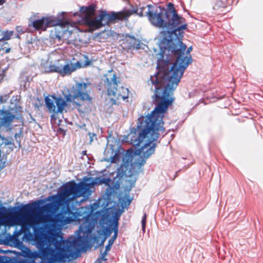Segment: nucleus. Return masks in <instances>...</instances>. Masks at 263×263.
Masks as SVG:
<instances>
[{
  "instance_id": "obj_11",
  "label": "nucleus",
  "mask_w": 263,
  "mask_h": 263,
  "mask_svg": "<svg viewBox=\"0 0 263 263\" xmlns=\"http://www.w3.org/2000/svg\"><path fill=\"white\" fill-rule=\"evenodd\" d=\"M112 230L114 233L113 236L109 239L108 240V243L106 246L105 248H106L107 251H109L111 247L113 245L115 240L116 239L118 233V218L117 217H115L114 218L112 221Z\"/></svg>"
},
{
  "instance_id": "obj_8",
  "label": "nucleus",
  "mask_w": 263,
  "mask_h": 263,
  "mask_svg": "<svg viewBox=\"0 0 263 263\" xmlns=\"http://www.w3.org/2000/svg\"><path fill=\"white\" fill-rule=\"evenodd\" d=\"M166 11L160 9V12L148 10L147 14L152 24L157 27L161 28L163 30L166 29Z\"/></svg>"
},
{
  "instance_id": "obj_15",
  "label": "nucleus",
  "mask_w": 263,
  "mask_h": 263,
  "mask_svg": "<svg viewBox=\"0 0 263 263\" xmlns=\"http://www.w3.org/2000/svg\"><path fill=\"white\" fill-rule=\"evenodd\" d=\"M109 146L111 149V155L109 158H105V160L108 162L110 161L111 163H117L120 160V155L118 152L113 149L111 145H110Z\"/></svg>"
},
{
  "instance_id": "obj_5",
  "label": "nucleus",
  "mask_w": 263,
  "mask_h": 263,
  "mask_svg": "<svg viewBox=\"0 0 263 263\" xmlns=\"http://www.w3.org/2000/svg\"><path fill=\"white\" fill-rule=\"evenodd\" d=\"M115 74L111 72L106 76V83L107 87L108 95L110 99L115 101L116 100H125L128 97V89L122 86H119V81L117 80Z\"/></svg>"
},
{
  "instance_id": "obj_29",
  "label": "nucleus",
  "mask_w": 263,
  "mask_h": 263,
  "mask_svg": "<svg viewBox=\"0 0 263 263\" xmlns=\"http://www.w3.org/2000/svg\"><path fill=\"white\" fill-rule=\"evenodd\" d=\"M104 240H105V239H104V240L102 241V245H103V243H104Z\"/></svg>"
},
{
  "instance_id": "obj_2",
  "label": "nucleus",
  "mask_w": 263,
  "mask_h": 263,
  "mask_svg": "<svg viewBox=\"0 0 263 263\" xmlns=\"http://www.w3.org/2000/svg\"><path fill=\"white\" fill-rule=\"evenodd\" d=\"M80 10L82 12L86 13L85 22L93 30L109 25L110 23L114 22L117 20H126L135 13V11L133 10L126 9L118 12H112L110 14L107 13L105 11H102L99 15L92 17V15L95 12V8L92 6H83L81 8Z\"/></svg>"
},
{
  "instance_id": "obj_7",
  "label": "nucleus",
  "mask_w": 263,
  "mask_h": 263,
  "mask_svg": "<svg viewBox=\"0 0 263 263\" xmlns=\"http://www.w3.org/2000/svg\"><path fill=\"white\" fill-rule=\"evenodd\" d=\"M45 105L49 112L53 114H62L67 106V101L61 97L49 95L45 98Z\"/></svg>"
},
{
  "instance_id": "obj_14",
  "label": "nucleus",
  "mask_w": 263,
  "mask_h": 263,
  "mask_svg": "<svg viewBox=\"0 0 263 263\" xmlns=\"http://www.w3.org/2000/svg\"><path fill=\"white\" fill-rule=\"evenodd\" d=\"M63 59H64L63 55L62 54L61 51L60 50H55L49 53L48 61L52 63Z\"/></svg>"
},
{
  "instance_id": "obj_25",
  "label": "nucleus",
  "mask_w": 263,
  "mask_h": 263,
  "mask_svg": "<svg viewBox=\"0 0 263 263\" xmlns=\"http://www.w3.org/2000/svg\"><path fill=\"white\" fill-rule=\"evenodd\" d=\"M5 0H0V5H2L4 3Z\"/></svg>"
},
{
  "instance_id": "obj_24",
  "label": "nucleus",
  "mask_w": 263,
  "mask_h": 263,
  "mask_svg": "<svg viewBox=\"0 0 263 263\" xmlns=\"http://www.w3.org/2000/svg\"><path fill=\"white\" fill-rule=\"evenodd\" d=\"M21 133H16L15 134L14 137L16 141H17V138H20L21 137Z\"/></svg>"
},
{
  "instance_id": "obj_26",
  "label": "nucleus",
  "mask_w": 263,
  "mask_h": 263,
  "mask_svg": "<svg viewBox=\"0 0 263 263\" xmlns=\"http://www.w3.org/2000/svg\"><path fill=\"white\" fill-rule=\"evenodd\" d=\"M10 50V48H7L6 49V53H8Z\"/></svg>"
},
{
  "instance_id": "obj_1",
  "label": "nucleus",
  "mask_w": 263,
  "mask_h": 263,
  "mask_svg": "<svg viewBox=\"0 0 263 263\" xmlns=\"http://www.w3.org/2000/svg\"><path fill=\"white\" fill-rule=\"evenodd\" d=\"M182 38L162 39L159 46L163 54L174 55L176 60L172 65L169 60L159 61L157 67L159 71L151 76L147 81V87L155 92L157 106L151 114L138 119L137 126L133 128L131 134H137V138L131 139L135 146H141L136 153H154L156 141L164 128L162 121L164 114L172 103L173 92L180 82L184 70L192 62L190 52L192 46L187 49L182 42Z\"/></svg>"
},
{
  "instance_id": "obj_10",
  "label": "nucleus",
  "mask_w": 263,
  "mask_h": 263,
  "mask_svg": "<svg viewBox=\"0 0 263 263\" xmlns=\"http://www.w3.org/2000/svg\"><path fill=\"white\" fill-rule=\"evenodd\" d=\"M60 23V20L53 16L43 17L41 19L33 20L32 26L37 30H45L47 27L56 26Z\"/></svg>"
},
{
  "instance_id": "obj_18",
  "label": "nucleus",
  "mask_w": 263,
  "mask_h": 263,
  "mask_svg": "<svg viewBox=\"0 0 263 263\" xmlns=\"http://www.w3.org/2000/svg\"><path fill=\"white\" fill-rule=\"evenodd\" d=\"M111 229H110V228H106L104 232V235H105V239L109 237L113 231L112 230V223L111 224Z\"/></svg>"
},
{
  "instance_id": "obj_16",
  "label": "nucleus",
  "mask_w": 263,
  "mask_h": 263,
  "mask_svg": "<svg viewBox=\"0 0 263 263\" xmlns=\"http://www.w3.org/2000/svg\"><path fill=\"white\" fill-rule=\"evenodd\" d=\"M14 118V116L13 115L9 113L6 114L1 119V124L7 126L11 123Z\"/></svg>"
},
{
  "instance_id": "obj_21",
  "label": "nucleus",
  "mask_w": 263,
  "mask_h": 263,
  "mask_svg": "<svg viewBox=\"0 0 263 263\" xmlns=\"http://www.w3.org/2000/svg\"><path fill=\"white\" fill-rule=\"evenodd\" d=\"M168 10L167 11H171L174 9L175 10L174 7V5L172 3H168L167 5Z\"/></svg>"
},
{
  "instance_id": "obj_9",
  "label": "nucleus",
  "mask_w": 263,
  "mask_h": 263,
  "mask_svg": "<svg viewBox=\"0 0 263 263\" xmlns=\"http://www.w3.org/2000/svg\"><path fill=\"white\" fill-rule=\"evenodd\" d=\"M89 86L90 83H77L73 91V96L67 97V101H71V98H73V99L80 98V99L84 102L90 103L92 98L88 94L89 90L88 88Z\"/></svg>"
},
{
  "instance_id": "obj_28",
  "label": "nucleus",
  "mask_w": 263,
  "mask_h": 263,
  "mask_svg": "<svg viewBox=\"0 0 263 263\" xmlns=\"http://www.w3.org/2000/svg\"><path fill=\"white\" fill-rule=\"evenodd\" d=\"M147 7L149 8H151L152 6H151V5H147Z\"/></svg>"
},
{
  "instance_id": "obj_20",
  "label": "nucleus",
  "mask_w": 263,
  "mask_h": 263,
  "mask_svg": "<svg viewBox=\"0 0 263 263\" xmlns=\"http://www.w3.org/2000/svg\"><path fill=\"white\" fill-rule=\"evenodd\" d=\"M109 251L106 250V248H105V250L103 253H102L101 256L104 259V260H106L107 258H106V256Z\"/></svg>"
},
{
  "instance_id": "obj_4",
  "label": "nucleus",
  "mask_w": 263,
  "mask_h": 263,
  "mask_svg": "<svg viewBox=\"0 0 263 263\" xmlns=\"http://www.w3.org/2000/svg\"><path fill=\"white\" fill-rule=\"evenodd\" d=\"M53 63V64L46 67L44 71L47 73L57 72L62 76H65L71 74L77 69L89 65L90 62H86V63L83 64L80 61L72 63L71 61H67L63 59Z\"/></svg>"
},
{
  "instance_id": "obj_27",
  "label": "nucleus",
  "mask_w": 263,
  "mask_h": 263,
  "mask_svg": "<svg viewBox=\"0 0 263 263\" xmlns=\"http://www.w3.org/2000/svg\"><path fill=\"white\" fill-rule=\"evenodd\" d=\"M83 155H86V151H83L82 152Z\"/></svg>"
},
{
  "instance_id": "obj_3",
  "label": "nucleus",
  "mask_w": 263,
  "mask_h": 263,
  "mask_svg": "<svg viewBox=\"0 0 263 263\" xmlns=\"http://www.w3.org/2000/svg\"><path fill=\"white\" fill-rule=\"evenodd\" d=\"M166 29L161 32L162 39L173 40L177 37H183L184 30L187 29L185 20L179 15L176 10L166 11Z\"/></svg>"
},
{
  "instance_id": "obj_19",
  "label": "nucleus",
  "mask_w": 263,
  "mask_h": 263,
  "mask_svg": "<svg viewBox=\"0 0 263 263\" xmlns=\"http://www.w3.org/2000/svg\"><path fill=\"white\" fill-rule=\"evenodd\" d=\"M146 220V215L145 213L142 217V221H141L142 228V231L143 232H145Z\"/></svg>"
},
{
  "instance_id": "obj_6",
  "label": "nucleus",
  "mask_w": 263,
  "mask_h": 263,
  "mask_svg": "<svg viewBox=\"0 0 263 263\" xmlns=\"http://www.w3.org/2000/svg\"><path fill=\"white\" fill-rule=\"evenodd\" d=\"M70 24L68 22L64 23L60 20V23L51 31L50 37L55 43L61 44L68 40L73 31L70 29Z\"/></svg>"
},
{
  "instance_id": "obj_12",
  "label": "nucleus",
  "mask_w": 263,
  "mask_h": 263,
  "mask_svg": "<svg viewBox=\"0 0 263 263\" xmlns=\"http://www.w3.org/2000/svg\"><path fill=\"white\" fill-rule=\"evenodd\" d=\"M228 0H214L213 9L217 14H220L223 12V9L226 7V2Z\"/></svg>"
},
{
  "instance_id": "obj_13",
  "label": "nucleus",
  "mask_w": 263,
  "mask_h": 263,
  "mask_svg": "<svg viewBox=\"0 0 263 263\" xmlns=\"http://www.w3.org/2000/svg\"><path fill=\"white\" fill-rule=\"evenodd\" d=\"M128 165L123 164L121 165L120 167L117 169V175L116 178L119 179L122 178L123 176H130L134 175V173H130V172H127V167Z\"/></svg>"
},
{
  "instance_id": "obj_23",
  "label": "nucleus",
  "mask_w": 263,
  "mask_h": 263,
  "mask_svg": "<svg viewBox=\"0 0 263 263\" xmlns=\"http://www.w3.org/2000/svg\"><path fill=\"white\" fill-rule=\"evenodd\" d=\"M89 136H90V141L91 142L93 141V137H96V135L94 134H92V135L90 133H89Z\"/></svg>"
},
{
  "instance_id": "obj_17",
  "label": "nucleus",
  "mask_w": 263,
  "mask_h": 263,
  "mask_svg": "<svg viewBox=\"0 0 263 263\" xmlns=\"http://www.w3.org/2000/svg\"><path fill=\"white\" fill-rule=\"evenodd\" d=\"M13 31H6L3 33V37L0 39V44L1 45L6 44L7 43L5 42V41L8 40L10 39L11 36L13 35Z\"/></svg>"
},
{
  "instance_id": "obj_22",
  "label": "nucleus",
  "mask_w": 263,
  "mask_h": 263,
  "mask_svg": "<svg viewBox=\"0 0 263 263\" xmlns=\"http://www.w3.org/2000/svg\"><path fill=\"white\" fill-rule=\"evenodd\" d=\"M103 261H106L101 256L99 257L94 263H101Z\"/></svg>"
},
{
  "instance_id": "obj_30",
  "label": "nucleus",
  "mask_w": 263,
  "mask_h": 263,
  "mask_svg": "<svg viewBox=\"0 0 263 263\" xmlns=\"http://www.w3.org/2000/svg\"><path fill=\"white\" fill-rule=\"evenodd\" d=\"M70 27L72 28H74V27L72 26H70Z\"/></svg>"
}]
</instances>
